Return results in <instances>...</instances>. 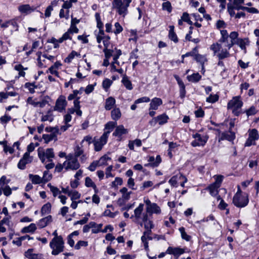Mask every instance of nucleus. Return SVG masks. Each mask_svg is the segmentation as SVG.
Listing matches in <instances>:
<instances>
[{"label":"nucleus","instance_id":"obj_1","mask_svg":"<svg viewBox=\"0 0 259 259\" xmlns=\"http://www.w3.org/2000/svg\"><path fill=\"white\" fill-rule=\"evenodd\" d=\"M210 49L213 51V55L219 58L218 66L224 67V64L222 60L230 56L228 49L222 48V45L218 42L212 44L210 46Z\"/></svg>","mask_w":259,"mask_h":259},{"label":"nucleus","instance_id":"obj_2","mask_svg":"<svg viewBox=\"0 0 259 259\" xmlns=\"http://www.w3.org/2000/svg\"><path fill=\"white\" fill-rule=\"evenodd\" d=\"M132 0H114L112 3L113 8L116 10L117 12L123 17L127 14V8Z\"/></svg>","mask_w":259,"mask_h":259},{"label":"nucleus","instance_id":"obj_3","mask_svg":"<svg viewBox=\"0 0 259 259\" xmlns=\"http://www.w3.org/2000/svg\"><path fill=\"white\" fill-rule=\"evenodd\" d=\"M202 130H199L197 133L192 134V137L194 139L191 145L194 147L204 146L207 143L209 136L207 133L201 134Z\"/></svg>","mask_w":259,"mask_h":259},{"label":"nucleus","instance_id":"obj_4","mask_svg":"<svg viewBox=\"0 0 259 259\" xmlns=\"http://www.w3.org/2000/svg\"><path fill=\"white\" fill-rule=\"evenodd\" d=\"M243 105V102L239 96L234 97L228 103V109H231L232 113L235 116H238L240 113V109Z\"/></svg>","mask_w":259,"mask_h":259},{"label":"nucleus","instance_id":"obj_5","mask_svg":"<svg viewBox=\"0 0 259 259\" xmlns=\"http://www.w3.org/2000/svg\"><path fill=\"white\" fill-rule=\"evenodd\" d=\"M66 161L64 162V166L66 170H76L80 167L78 159L73 154H69L66 156Z\"/></svg>","mask_w":259,"mask_h":259},{"label":"nucleus","instance_id":"obj_6","mask_svg":"<svg viewBox=\"0 0 259 259\" xmlns=\"http://www.w3.org/2000/svg\"><path fill=\"white\" fill-rule=\"evenodd\" d=\"M50 248L52 249V254L57 255L64 250V241L63 238L58 239H52L49 245Z\"/></svg>","mask_w":259,"mask_h":259},{"label":"nucleus","instance_id":"obj_7","mask_svg":"<svg viewBox=\"0 0 259 259\" xmlns=\"http://www.w3.org/2000/svg\"><path fill=\"white\" fill-rule=\"evenodd\" d=\"M249 202L248 195L246 194H243V195H239L235 194L233 198V204L238 207H244L246 206Z\"/></svg>","mask_w":259,"mask_h":259},{"label":"nucleus","instance_id":"obj_8","mask_svg":"<svg viewBox=\"0 0 259 259\" xmlns=\"http://www.w3.org/2000/svg\"><path fill=\"white\" fill-rule=\"evenodd\" d=\"M67 105V102L65 96L61 95L57 99L54 110L59 112H62L65 110Z\"/></svg>","mask_w":259,"mask_h":259},{"label":"nucleus","instance_id":"obj_9","mask_svg":"<svg viewBox=\"0 0 259 259\" xmlns=\"http://www.w3.org/2000/svg\"><path fill=\"white\" fill-rule=\"evenodd\" d=\"M248 134L249 137L245 143V146H250L254 145L255 141L258 140L259 138L257 131L255 128L249 130Z\"/></svg>","mask_w":259,"mask_h":259},{"label":"nucleus","instance_id":"obj_10","mask_svg":"<svg viewBox=\"0 0 259 259\" xmlns=\"http://www.w3.org/2000/svg\"><path fill=\"white\" fill-rule=\"evenodd\" d=\"M108 138H107V134H103L101 137L98 140L94 141V145L95 147V150L96 151H100L103 146L105 145L107 142Z\"/></svg>","mask_w":259,"mask_h":259},{"label":"nucleus","instance_id":"obj_11","mask_svg":"<svg viewBox=\"0 0 259 259\" xmlns=\"http://www.w3.org/2000/svg\"><path fill=\"white\" fill-rule=\"evenodd\" d=\"M32 158L30 156L28 152L24 153L23 157L21 159L18 163V167L20 169H24L26 164L31 162Z\"/></svg>","mask_w":259,"mask_h":259},{"label":"nucleus","instance_id":"obj_12","mask_svg":"<svg viewBox=\"0 0 259 259\" xmlns=\"http://www.w3.org/2000/svg\"><path fill=\"white\" fill-rule=\"evenodd\" d=\"M18 9L21 14L28 15L34 12L36 8L34 6H30L28 4H25L19 6Z\"/></svg>","mask_w":259,"mask_h":259},{"label":"nucleus","instance_id":"obj_13","mask_svg":"<svg viewBox=\"0 0 259 259\" xmlns=\"http://www.w3.org/2000/svg\"><path fill=\"white\" fill-rule=\"evenodd\" d=\"M185 252V249L179 247H168L166 250V253L169 254H172L178 258L180 255Z\"/></svg>","mask_w":259,"mask_h":259},{"label":"nucleus","instance_id":"obj_14","mask_svg":"<svg viewBox=\"0 0 259 259\" xmlns=\"http://www.w3.org/2000/svg\"><path fill=\"white\" fill-rule=\"evenodd\" d=\"M168 119V117L165 114H162L157 117L154 118L151 121H150L151 124H152L153 123L155 124L156 123L158 122L159 125H163L166 123L167 122V120Z\"/></svg>","mask_w":259,"mask_h":259},{"label":"nucleus","instance_id":"obj_15","mask_svg":"<svg viewBox=\"0 0 259 259\" xmlns=\"http://www.w3.org/2000/svg\"><path fill=\"white\" fill-rule=\"evenodd\" d=\"M127 133V129L125 128L123 125H119L116 127L115 131L113 133V136L119 138V140H121V136Z\"/></svg>","mask_w":259,"mask_h":259},{"label":"nucleus","instance_id":"obj_16","mask_svg":"<svg viewBox=\"0 0 259 259\" xmlns=\"http://www.w3.org/2000/svg\"><path fill=\"white\" fill-rule=\"evenodd\" d=\"M162 100L159 98L155 97L150 100V103L149 104V110H156L158 109V107L162 104Z\"/></svg>","mask_w":259,"mask_h":259},{"label":"nucleus","instance_id":"obj_17","mask_svg":"<svg viewBox=\"0 0 259 259\" xmlns=\"http://www.w3.org/2000/svg\"><path fill=\"white\" fill-rule=\"evenodd\" d=\"M148 161L149 163L146 164L145 166L157 167L161 162V159L159 155H157L155 159L153 156H150Z\"/></svg>","mask_w":259,"mask_h":259},{"label":"nucleus","instance_id":"obj_18","mask_svg":"<svg viewBox=\"0 0 259 259\" xmlns=\"http://www.w3.org/2000/svg\"><path fill=\"white\" fill-rule=\"evenodd\" d=\"M229 38H230V43L228 45V51L233 46V45L237 42V37L238 36V32L236 31H233L230 33L229 35Z\"/></svg>","mask_w":259,"mask_h":259},{"label":"nucleus","instance_id":"obj_19","mask_svg":"<svg viewBox=\"0 0 259 259\" xmlns=\"http://www.w3.org/2000/svg\"><path fill=\"white\" fill-rule=\"evenodd\" d=\"M235 138V135L234 133L229 131L228 132L223 133L221 134V137L219 140V141L220 142L221 140H227L229 141H233Z\"/></svg>","mask_w":259,"mask_h":259},{"label":"nucleus","instance_id":"obj_20","mask_svg":"<svg viewBox=\"0 0 259 259\" xmlns=\"http://www.w3.org/2000/svg\"><path fill=\"white\" fill-rule=\"evenodd\" d=\"M146 211L150 214H160L161 213V209L156 203H153L149 207H146Z\"/></svg>","mask_w":259,"mask_h":259},{"label":"nucleus","instance_id":"obj_21","mask_svg":"<svg viewBox=\"0 0 259 259\" xmlns=\"http://www.w3.org/2000/svg\"><path fill=\"white\" fill-rule=\"evenodd\" d=\"M117 123L113 121H109L105 124V130L103 134H107V138H108L110 133L113 130L114 127L116 126Z\"/></svg>","mask_w":259,"mask_h":259},{"label":"nucleus","instance_id":"obj_22","mask_svg":"<svg viewBox=\"0 0 259 259\" xmlns=\"http://www.w3.org/2000/svg\"><path fill=\"white\" fill-rule=\"evenodd\" d=\"M144 206L143 204L140 203L134 210V217L137 221H139L141 218V215L144 209Z\"/></svg>","mask_w":259,"mask_h":259},{"label":"nucleus","instance_id":"obj_23","mask_svg":"<svg viewBox=\"0 0 259 259\" xmlns=\"http://www.w3.org/2000/svg\"><path fill=\"white\" fill-rule=\"evenodd\" d=\"M115 100L114 98L110 97L106 99L105 103V109L106 110H111L115 104Z\"/></svg>","mask_w":259,"mask_h":259},{"label":"nucleus","instance_id":"obj_24","mask_svg":"<svg viewBox=\"0 0 259 259\" xmlns=\"http://www.w3.org/2000/svg\"><path fill=\"white\" fill-rule=\"evenodd\" d=\"M169 30L168 32V37L169 38L173 41L174 42L177 43L178 42V38L176 33L174 31V26L173 25H170L169 26Z\"/></svg>","mask_w":259,"mask_h":259},{"label":"nucleus","instance_id":"obj_25","mask_svg":"<svg viewBox=\"0 0 259 259\" xmlns=\"http://www.w3.org/2000/svg\"><path fill=\"white\" fill-rule=\"evenodd\" d=\"M111 118L115 121L118 120L121 116V113L119 108H114L111 112Z\"/></svg>","mask_w":259,"mask_h":259},{"label":"nucleus","instance_id":"obj_26","mask_svg":"<svg viewBox=\"0 0 259 259\" xmlns=\"http://www.w3.org/2000/svg\"><path fill=\"white\" fill-rule=\"evenodd\" d=\"M195 59L197 62L200 63L202 65V70L203 71V73H204L205 71L204 64L207 61L206 57L203 55L197 54L195 55Z\"/></svg>","mask_w":259,"mask_h":259},{"label":"nucleus","instance_id":"obj_27","mask_svg":"<svg viewBox=\"0 0 259 259\" xmlns=\"http://www.w3.org/2000/svg\"><path fill=\"white\" fill-rule=\"evenodd\" d=\"M52 221V217L49 215L46 218H42L40 220L37 224L38 226L41 228H44L48 225Z\"/></svg>","mask_w":259,"mask_h":259},{"label":"nucleus","instance_id":"obj_28","mask_svg":"<svg viewBox=\"0 0 259 259\" xmlns=\"http://www.w3.org/2000/svg\"><path fill=\"white\" fill-rule=\"evenodd\" d=\"M42 139L44 140L45 143L47 144L53 140L55 141L57 140V136L53 132L50 134H44L42 135Z\"/></svg>","mask_w":259,"mask_h":259},{"label":"nucleus","instance_id":"obj_29","mask_svg":"<svg viewBox=\"0 0 259 259\" xmlns=\"http://www.w3.org/2000/svg\"><path fill=\"white\" fill-rule=\"evenodd\" d=\"M229 38V36H221L218 42L222 45V48L228 49V45L230 43V40Z\"/></svg>","mask_w":259,"mask_h":259},{"label":"nucleus","instance_id":"obj_30","mask_svg":"<svg viewBox=\"0 0 259 259\" xmlns=\"http://www.w3.org/2000/svg\"><path fill=\"white\" fill-rule=\"evenodd\" d=\"M29 178L33 184H40L42 183L41 178L38 175L29 174Z\"/></svg>","mask_w":259,"mask_h":259},{"label":"nucleus","instance_id":"obj_31","mask_svg":"<svg viewBox=\"0 0 259 259\" xmlns=\"http://www.w3.org/2000/svg\"><path fill=\"white\" fill-rule=\"evenodd\" d=\"M121 82L128 90H132L133 88L131 81L129 80L128 77L124 75L122 79Z\"/></svg>","mask_w":259,"mask_h":259},{"label":"nucleus","instance_id":"obj_32","mask_svg":"<svg viewBox=\"0 0 259 259\" xmlns=\"http://www.w3.org/2000/svg\"><path fill=\"white\" fill-rule=\"evenodd\" d=\"M219 186L218 185H216L215 184H212L208 187V189L209 190V193L210 195L212 196H215L218 195L219 191L218 189L219 188Z\"/></svg>","mask_w":259,"mask_h":259},{"label":"nucleus","instance_id":"obj_33","mask_svg":"<svg viewBox=\"0 0 259 259\" xmlns=\"http://www.w3.org/2000/svg\"><path fill=\"white\" fill-rule=\"evenodd\" d=\"M187 78L189 81L197 82L201 79V76L198 73H195L187 76Z\"/></svg>","mask_w":259,"mask_h":259},{"label":"nucleus","instance_id":"obj_34","mask_svg":"<svg viewBox=\"0 0 259 259\" xmlns=\"http://www.w3.org/2000/svg\"><path fill=\"white\" fill-rule=\"evenodd\" d=\"M249 43V41L248 39L244 38V39H238L237 40V44L240 48L243 50H245L246 49V46Z\"/></svg>","mask_w":259,"mask_h":259},{"label":"nucleus","instance_id":"obj_35","mask_svg":"<svg viewBox=\"0 0 259 259\" xmlns=\"http://www.w3.org/2000/svg\"><path fill=\"white\" fill-rule=\"evenodd\" d=\"M36 229V225L34 223H31L28 226L23 228L22 232L24 233H33Z\"/></svg>","mask_w":259,"mask_h":259},{"label":"nucleus","instance_id":"obj_36","mask_svg":"<svg viewBox=\"0 0 259 259\" xmlns=\"http://www.w3.org/2000/svg\"><path fill=\"white\" fill-rule=\"evenodd\" d=\"M54 116L52 111L51 110L48 111L47 114L43 115L41 117L42 121H49L50 122H52Z\"/></svg>","mask_w":259,"mask_h":259},{"label":"nucleus","instance_id":"obj_37","mask_svg":"<svg viewBox=\"0 0 259 259\" xmlns=\"http://www.w3.org/2000/svg\"><path fill=\"white\" fill-rule=\"evenodd\" d=\"M179 230L181 233V237L183 239L187 241H189L191 240V237L186 233L184 227H180L179 229Z\"/></svg>","mask_w":259,"mask_h":259},{"label":"nucleus","instance_id":"obj_38","mask_svg":"<svg viewBox=\"0 0 259 259\" xmlns=\"http://www.w3.org/2000/svg\"><path fill=\"white\" fill-rule=\"evenodd\" d=\"M55 154L53 151V149L48 148L46 150V158L48 159L49 162L52 161V159L54 157Z\"/></svg>","mask_w":259,"mask_h":259},{"label":"nucleus","instance_id":"obj_39","mask_svg":"<svg viewBox=\"0 0 259 259\" xmlns=\"http://www.w3.org/2000/svg\"><path fill=\"white\" fill-rule=\"evenodd\" d=\"M82 147V145L81 146L79 145H76L74 148V154H73V156L77 159L84 152Z\"/></svg>","mask_w":259,"mask_h":259},{"label":"nucleus","instance_id":"obj_40","mask_svg":"<svg viewBox=\"0 0 259 259\" xmlns=\"http://www.w3.org/2000/svg\"><path fill=\"white\" fill-rule=\"evenodd\" d=\"M80 56V54L77 53L75 51H72L65 59V62L69 63L74 58L75 56Z\"/></svg>","mask_w":259,"mask_h":259},{"label":"nucleus","instance_id":"obj_41","mask_svg":"<svg viewBox=\"0 0 259 259\" xmlns=\"http://www.w3.org/2000/svg\"><path fill=\"white\" fill-rule=\"evenodd\" d=\"M38 156L41 161L46 164V151L42 148H39L37 150Z\"/></svg>","mask_w":259,"mask_h":259},{"label":"nucleus","instance_id":"obj_42","mask_svg":"<svg viewBox=\"0 0 259 259\" xmlns=\"http://www.w3.org/2000/svg\"><path fill=\"white\" fill-rule=\"evenodd\" d=\"M14 68L16 70L19 71V75L23 77H24L25 74V73L24 71V70L27 69V68H24L21 64L15 65Z\"/></svg>","mask_w":259,"mask_h":259},{"label":"nucleus","instance_id":"obj_43","mask_svg":"<svg viewBox=\"0 0 259 259\" xmlns=\"http://www.w3.org/2000/svg\"><path fill=\"white\" fill-rule=\"evenodd\" d=\"M47 186L52 192L54 197H56L61 193V191L57 187L52 186L51 184L49 183Z\"/></svg>","mask_w":259,"mask_h":259},{"label":"nucleus","instance_id":"obj_44","mask_svg":"<svg viewBox=\"0 0 259 259\" xmlns=\"http://www.w3.org/2000/svg\"><path fill=\"white\" fill-rule=\"evenodd\" d=\"M71 35H72V34L67 30V31L65 33H64L63 34L62 36L59 39V42L60 43H62L64 40H66L67 39L71 40L72 39Z\"/></svg>","mask_w":259,"mask_h":259},{"label":"nucleus","instance_id":"obj_45","mask_svg":"<svg viewBox=\"0 0 259 259\" xmlns=\"http://www.w3.org/2000/svg\"><path fill=\"white\" fill-rule=\"evenodd\" d=\"M178 180H179V174L171 177L168 183L171 186L177 187Z\"/></svg>","mask_w":259,"mask_h":259},{"label":"nucleus","instance_id":"obj_46","mask_svg":"<svg viewBox=\"0 0 259 259\" xmlns=\"http://www.w3.org/2000/svg\"><path fill=\"white\" fill-rule=\"evenodd\" d=\"M219 96L217 94H210L208 97L206 99V102L213 103L216 102L219 100Z\"/></svg>","mask_w":259,"mask_h":259},{"label":"nucleus","instance_id":"obj_47","mask_svg":"<svg viewBox=\"0 0 259 259\" xmlns=\"http://www.w3.org/2000/svg\"><path fill=\"white\" fill-rule=\"evenodd\" d=\"M111 158L109 156L106 155H104L102 156L100 159L98 161L99 162V164L100 166H103L107 165V161L109 160H110Z\"/></svg>","mask_w":259,"mask_h":259},{"label":"nucleus","instance_id":"obj_48","mask_svg":"<svg viewBox=\"0 0 259 259\" xmlns=\"http://www.w3.org/2000/svg\"><path fill=\"white\" fill-rule=\"evenodd\" d=\"M51 205L50 203H47L44 205L41 208V212L42 214L49 213L51 211Z\"/></svg>","mask_w":259,"mask_h":259},{"label":"nucleus","instance_id":"obj_49","mask_svg":"<svg viewBox=\"0 0 259 259\" xmlns=\"http://www.w3.org/2000/svg\"><path fill=\"white\" fill-rule=\"evenodd\" d=\"M69 196L70 197L71 200H76L80 198L81 194L76 190H71Z\"/></svg>","mask_w":259,"mask_h":259},{"label":"nucleus","instance_id":"obj_50","mask_svg":"<svg viewBox=\"0 0 259 259\" xmlns=\"http://www.w3.org/2000/svg\"><path fill=\"white\" fill-rule=\"evenodd\" d=\"M95 18L97 22V27L101 29V28H103V23L101 21V17L100 14L98 13H96L95 14Z\"/></svg>","mask_w":259,"mask_h":259},{"label":"nucleus","instance_id":"obj_51","mask_svg":"<svg viewBox=\"0 0 259 259\" xmlns=\"http://www.w3.org/2000/svg\"><path fill=\"white\" fill-rule=\"evenodd\" d=\"M85 185L87 187H92L96 189L97 187L92 179L89 177H87L85 179Z\"/></svg>","mask_w":259,"mask_h":259},{"label":"nucleus","instance_id":"obj_52","mask_svg":"<svg viewBox=\"0 0 259 259\" xmlns=\"http://www.w3.org/2000/svg\"><path fill=\"white\" fill-rule=\"evenodd\" d=\"M52 175L50 174L48 171L44 172L43 177L41 178L42 183L45 184L52 179Z\"/></svg>","mask_w":259,"mask_h":259},{"label":"nucleus","instance_id":"obj_53","mask_svg":"<svg viewBox=\"0 0 259 259\" xmlns=\"http://www.w3.org/2000/svg\"><path fill=\"white\" fill-rule=\"evenodd\" d=\"M2 189V192L6 196H9L12 194V189L8 186L5 185V186L1 187Z\"/></svg>","mask_w":259,"mask_h":259},{"label":"nucleus","instance_id":"obj_54","mask_svg":"<svg viewBox=\"0 0 259 259\" xmlns=\"http://www.w3.org/2000/svg\"><path fill=\"white\" fill-rule=\"evenodd\" d=\"M112 83V81L110 79L106 78L102 82L103 88L107 91L111 85Z\"/></svg>","mask_w":259,"mask_h":259},{"label":"nucleus","instance_id":"obj_55","mask_svg":"<svg viewBox=\"0 0 259 259\" xmlns=\"http://www.w3.org/2000/svg\"><path fill=\"white\" fill-rule=\"evenodd\" d=\"M122 184V180L119 177H116L115 180L111 183L112 187H116L117 186H120Z\"/></svg>","mask_w":259,"mask_h":259},{"label":"nucleus","instance_id":"obj_56","mask_svg":"<svg viewBox=\"0 0 259 259\" xmlns=\"http://www.w3.org/2000/svg\"><path fill=\"white\" fill-rule=\"evenodd\" d=\"M162 9L164 10H166L168 12H171L172 10V7L171 6V4L169 2H166L162 4Z\"/></svg>","mask_w":259,"mask_h":259},{"label":"nucleus","instance_id":"obj_57","mask_svg":"<svg viewBox=\"0 0 259 259\" xmlns=\"http://www.w3.org/2000/svg\"><path fill=\"white\" fill-rule=\"evenodd\" d=\"M181 19L183 20V21L188 23L189 24H192V21L190 19L189 15L187 12L183 13Z\"/></svg>","mask_w":259,"mask_h":259},{"label":"nucleus","instance_id":"obj_58","mask_svg":"<svg viewBox=\"0 0 259 259\" xmlns=\"http://www.w3.org/2000/svg\"><path fill=\"white\" fill-rule=\"evenodd\" d=\"M25 87L26 88H27L28 89V90L31 93H34V89L36 88V86L34 85V83L27 82L25 83Z\"/></svg>","mask_w":259,"mask_h":259},{"label":"nucleus","instance_id":"obj_59","mask_svg":"<svg viewBox=\"0 0 259 259\" xmlns=\"http://www.w3.org/2000/svg\"><path fill=\"white\" fill-rule=\"evenodd\" d=\"M97 166H100L99 162L97 160L94 161L88 167V169L91 171H94Z\"/></svg>","mask_w":259,"mask_h":259},{"label":"nucleus","instance_id":"obj_60","mask_svg":"<svg viewBox=\"0 0 259 259\" xmlns=\"http://www.w3.org/2000/svg\"><path fill=\"white\" fill-rule=\"evenodd\" d=\"M227 10H228V12L231 17H233V16L235 17L236 14H235V12L234 11L235 10L233 8V5L231 4H230V3L228 4Z\"/></svg>","mask_w":259,"mask_h":259},{"label":"nucleus","instance_id":"obj_61","mask_svg":"<svg viewBox=\"0 0 259 259\" xmlns=\"http://www.w3.org/2000/svg\"><path fill=\"white\" fill-rule=\"evenodd\" d=\"M150 101V99L148 97H143L135 100V104H139L141 103H147Z\"/></svg>","mask_w":259,"mask_h":259},{"label":"nucleus","instance_id":"obj_62","mask_svg":"<svg viewBox=\"0 0 259 259\" xmlns=\"http://www.w3.org/2000/svg\"><path fill=\"white\" fill-rule=\"evenodd\" d=\"M88 243L84 241H79L76 245L74 246V248L76 249H79L81 246H87Z\"/></svg>","mask_w":259,"mask_h":259},{"label":"nucleus","instance_id":"obj_63","mask_svg":"<svg viewBox=\"0 0 259 259\" xmlns=\"http://www.w3.org/2000/svg\"><path fill=\"white\" fill-rule=\"evenodd\" d=\"M115 29L114 31V32L115 34H117L120 33L122 31L123 28L120 25V24L118 22H116L114 24Z\"/></svg>","mask_w":259,"mask_h":259},{"label":"nucleus","instance_id":"obj_64","mask_svg":"<svg viewBox=\"0 0 259 259\" xmlns=\"http://www.w3.org/2000/svg\"><path fill=\"white\" fill-rule=\"evenodd\" d=\"M32 249H28L24 253L25 257L28 259H32L34 255H36L37 254L32 253Z\"/></svg>","mask_w":259,"mask_h":259}]
</instances>
